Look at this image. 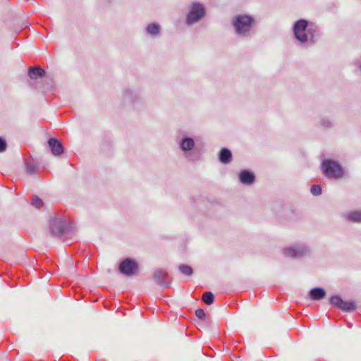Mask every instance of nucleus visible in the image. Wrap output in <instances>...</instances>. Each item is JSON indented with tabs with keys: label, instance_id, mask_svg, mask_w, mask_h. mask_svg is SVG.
<instances>
[{
	"label": "nucleus",
	"instance_id": "obj_1",
	"mask_svg": "<svg viewBox=\"0 0 361 361\" xmlns=\"http://www.w3.org/2000/svg\"><path fill=\"white\" fill-rule=\"evenodd\" d=\"M318 27L305 19H299L293 26L295 38L301 44L307 42H314L317 35Z\"/></svg>",
	"mask_w": 361,
	"mask_h": 361
},
{
	"label": "nucleus",
	"instance_id": "obj_2",
	"mask_svg": "<svg viewBox=\"0 0 361 361\" xmlns=\"http://www.w3.org/2000/svg\"><path fill=\"white\" fill-rule=\"evenodd\" d=\"M254 23V18L246 14L237 15L232 20L235 33L243 38L248 37L252 35Z\"/></svg>",
	"mask_w": 361,
	"mask_h": 361
},
{
	"label": "nucleus",
	"instance_id": "obj_3",
	"mask_svg": "<svg viewBox=\"0 0 361 361\" xmlns=\"http://www.w3.org/2000/svg\"><path fill=\"white\" fill-rule=\"evenodd\" d=\"M206 8L200 2H192L188 6V12L186 15L185 23L187 26L199 23L206 16Z\"/></svg>",
	"mask_w": 361,
	"mask_h": 361
},
{
	"label": "nucleus",
	"instance_id": "obj_4",
	"mask_svg": "<svg viewBox=\"0 0 361 361\" xmlns=\"http://www.w3.org/2000/svg\"><path fill=\"white\" fill-rule=\"evenodd\" d=\"M322 171L329 178L339 179L343 176V169L336 161L325 159L322 161Z\"/></svg>",
	"mask_w": 361,
	"mask_h": 361
},
{
	"label": "nucleus",
	"instance_id": "obj_5",
	"mask_svg": "<svg viewBox=\"0 0 361 361\" xmlns=\"http://www.w3.org/2000/svg\"><path fill=\"white\" fill-rule=\"evenodd\" d=\"M68 222L62 217H54L49 221V231L52 235L61 238L69 228Z\"/></svg>",
	"mask_w": 361,
	"mask_h": 361
},
{
	"label": "nucleus",
	"instance_id": "obj_6",
	"mask_svg": "<svg viewBox=\"0 0 361 361\" xmlns=\"http://www.w3.org/2000/svg\"><path fill=\"white\" fill-rule=\"evenodd\" d=\"M138 269V264L132 258H126L118 265L120 273L126 276H133L137 273Z\"/></svg>",
	"mask_w": 361,
	"mask_h": 361
},
{
	"label": "nucleus",
	"instance_id": "obj_7",
	"mask_svg": "<svg viewBox=\"0 0 361 361\" xmlns=\"http://www.w3.org/2000/svg\"><path fill=\"white\" fill-rule=\"evenodd\" d=\"M310 247L304 243H297L284 250V254L292 258H300L308 255Z\"/></svg>",
	"mask_w": 361,
	"mask_h": 361
},
{
	"label": "nucleus",
	"instance_id": "obj_8",
	"mask_svg": "<svg viewBox=\"0 0 361 361\" xmlns=\"http://www.w3.org/2000/svg\"><path fill=\"white\" fill-rule=\"evenodd\" d=\"M331 305L345 312H350L355 310V304L353 301H344L338 295H333L329 299Z\"/></svg>",
	"mask_w": 361,
	"mask_h": 361
},
{
	"label": "nucleus",
	"instance_id": "obj_9",
	"mask_svg": "<svg viewBox=\"0 0 361 361\" xmlns=\"http://www.w3.org/2000/svg\"><path fill=\"white\" fill-rule=\"evenodd\" d=\"M177 142L180 149L183 152L185 156L188 154L195 149V142L192 137L187 134H183L178 140Z\"/></svg>",
	"mask_w": 361,
	"mask_h": 361
},
{
	"label": "nucleus",
	"instance_id": "obj_10",
	"mask_svg": "<svg viewBox=\"0 0 361 361\" xmlns=\"http://www.w3.org/2000/svg\"><path fill=\"white\" fill-rule=\"evenodd\" d=\"M48 145L54 156H60L64 152V148L62 143L55 137H51L48 140Z\"/></svg>",
	"mask_w": 361,
	"mask_h": 361
},
{
	"label": "nucleus",
	"instance_id": "obj_11",
	"mask_svg": "<svg viewBox=\"0 0 361 361\" xmlns=\"http://www.w3.org/2000/svg\"><path fill=\"white\" fill-rule=\"evenodd\" d=\"M168 277V273L162 269H157L153 276L154 281L160 286L168 288L170 286V283L169 282L164 281V279H166Z\"/></svg>",
	"mask_w": 361,
	"mask_h": 361
},
{
	"label": "nucleus",
	"instance_id": "obj_12",
	"mask_svg": "<svg viewBox=\"0 0 361 361\" xmlns=\"http://www.w3.org/2000/svg\"><path fill=\"white\" fill-rule=\"evenodd\" d=\"M123 99L128 103L135 104L141 99V96L137 90L126 89L123 91Z\"/></svg>",
	"mask_w": 361,
	"mask_h": 361
},
{
	"label": "nucleus",
	"instance_id": "obj_13",
	"mask_svg": "<svg viewBox=\"0 0 361 361\" xmlns=\"http://www.w3.org/2000/svg\"><path fill=\"white\" fill-rule=\"evenodd\" d=\"M240 182L246 185H252L255 180V176L252 171L244 169L238 175Z\"/></svg>",
	"mask_w": 361,
	"mask_h": 361
},
{
	"label": "nucleus",
	"instance_id": "obj_14",
	"mask_svg": "<svg viewBox=\"0 0 361 361\" xmlns=\"http://www.w3.org/2000/svg\"><path fill=\"white\" fill-rule=\"evenodd\" d=\"M308 295H309L310 298L312 299V300L318 301V300H321L325 298V296L326 295V292L325 289L323 288L315 287V288H312L309 291Z\"/></svg>",
	"mask_w": 361,
	"mask_h": 361
},
{
	"label": "nucleus",
	"instance_id": "obj_15",
	"mask_svg": "<svg viewBox=\"0 0 361 361\" xmlns=\"http://www.w3.org/2000/svg\"><path fill=\"white\" fill-rule=\"evenodd\" d=\"M45 73V70L39 66H32L28 69V75L32 80L41 78Z\"/></svg>",
	"mask_w": 361,
	"mask_h": 361
},
{
	"label": "nucleus",
	"instance_id": "obj_16",
	"mask_svg": "<svg viewBox=\"0 0 361 361\" xmlns=\"http://www.w3.org/2000/svg\"><path fill=\"white\" fill-rule=\"evenodd\" d=\"M161 26L157 23H152L148 24L145 28V32L152 37H158L160 34Z\"/></svg>",
	"mask_w": 361,
	"mask_h": 361
},
{
	"label": "nucleus",
	"instance_id": "obj_17",
	"mask_svg": "<svg viewBox=\"0 0 361 361\" xmlns=\"http://www.w3.org/2000/svg\"><path fill=\"white\" fill-rule=\"evenodd\" d=\"M219 160L224 164H229L232 160L231 151L226 147L222 148L219 153Z\"/></svg>",
	"mask_w": 361,
	"mask_h": 361
},
{
	"label": "nucleus",
	"instance_id": "obj_18",
	"mask_svg": "<svg viewBox=\"0 0 361 361\" xmlns=\"http://www.w3.org/2000/svg\"><path fill=\"white\" fill-rule=\"evenodd\" d=\"M347 220L353 223H361V210L354 211L348 214Z\"/></svg>",
	"mask_w": 361,
	"mask_h": 361
},
{
	"label": "nucleus",
	"instance_id": "obj_19",
	"mask_svg": "<svg viewBox=\"0 0 361 361\" xmlns=\"http://www.w3.org/2000/svg\"><path fill=\"white\" fill-rule=\"evenodd\" d=\"M180 272L185 276H191L193 270L191 267L186 264H180L178 267Z\"/></svg>",
	"mask_w": 361,
	"mask_h": 361
},
{
	"label": "nucleus",
	"instance_id": "obj_20",
	"mask_svg": "<svg viewBox=\"0 0 361 361\" xmlns=\"http://www.w3.org/2000/svg\"><path fill=\"white\" fill-rule=\"evenodd\" d=\"M202 300L207 305H212L214 300V294L212 292H205L202 295Z\"/></svg>",
	"mask_w": 361,
	"mask_h": 361
},
{
	"label": "nucleus",
	"instance_id": "obj_21",
	"mask_svg": "<svg viewBox=\"0 0 361 361\" xmlns=\"http://www.w3.org/2000/svg\"><path fill=\"white\" fill-rule=\"evenodd\" d=\"M38 166L34 163L29 162L25 164L26 172L30 175H33L36 172Z\"/></svg>",
	"mask_w": 361,
	"mask_h": 361
},
{
	"label": "nucleus",
	"instance_id": "obj_22",
	"mask_svg": "<svg viewBox=\"0 0 361 361\" xmlns=\"http://www.w3.org/2000/svg\"><path fill=\"white\" fill-rule=\"evenodd\" d=\"M310 191L314 196H319L322 194V190L320 185H313L311 187Z\"/></svg>",
	"mask_w": 361,
	"mask_h": 361
},
{
	"label": "nucleus",
	"instance_id": "obj_23",
	"mask_svg": "<svg viewBox=\"0 0 361 361\" xmlns=\"http://www.w3.org/2000/svg\"><path fill=\"white\" fill-rule=\"evenodd\" d=\"M32 204L37 209H39L43 205V201L38 197L32 199Z\"/></svg>",
	"mask_w": 361,
	"mask_h": 361
},
{
	"label": "nucleus",
	"instance_id": "obj_24",
	"mask_svg": "<svg viewBox=\"0 0 361 361\" xmlns=\"http://www.w3.org/2000/svg\"><path fill=\"white\" fill-rule=\"evenodd\" d=\"M321 124L324 128H331L333 126V123H332L331 121L328 118H322Z\"/></svg>",
	"mask_w": 361,
	"mask_h": 361
},
{
	"label": "nucleus",
	"instance_id": "obj_25",
	"mask_svg": "<svg viewBox=\"0 0 361 361\" xmlns=\"http://www.w3.org/2000/svg\"><path fill=\"white\" fill-rule=\"evenodd\" d=\"M7 147V143L6 140L0 137V153L4 152L6 151Z\"/></svg>",
	"mask_w": 361,
	"mask_h": 361
},
{
	"label": "nucleus",
	"instance_id": "obj_26",
	"mask_svg": "<svg viewBox=\"0 0 361 361\" xmlns=\"http://www.w3.org/2000/svg\"><path fill=\"white\" fill-rule=\"evenodd\" d=\"M195 315L197 317H198L200 319H204L205 317V313L202 309H197L195 311Z\"/></svg>",
	"mask_w": 361,
	"mask_h": 361
}]
</instances>
